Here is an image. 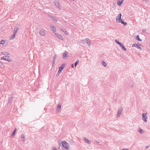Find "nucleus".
Returning a JSON list of instances; mask_svg holds the SVG:
<instances>
[{"mask_svg":"<svg viewBox=\"0 0 150 150\" xmlns=\"http://www.w3.org/2000/svg\"><path fill=\"white\" fill-rule=\"evenodd\" d=\"M21 140L22 142H24L25 140V136L23 134L21 135Z\"/></svg>","mask_w":150,"mask_h":150,"instance_id":"393cba45","label":"nucleus"},{"mask_svg":"<svg viewBox=\"0 0 150 150\" xmlns=\"http://www.w3.org/2000/svg\"><path fill=\"white\" fill-rule=\"evenodd\" d=\"M132 47H135L139 49H140L141 50H142V48L139 46H138L136 44H132Z\"/></svg>","mask_w":150,"mask_h":150,"instance_id":"f8f14e48","label":"nucleus"},{"mask_svg":"<svg viewBox=\"0 0 150 150\" xmlns=\"http://www.w3.org/2000/svg\"><path fill=\"white\" fill-rule=\"evenodd\" d=\"M13 98L12 96H10L9 98V100H8V103H11L12 100Z\"/></svg>","mask_w":150,"mask_h":150,"instance_id":"b1692460","label":"nucleus"},{"mask_svg":"<svg viewBox=\"0 0 150 150\" xmlns=\"http://www.w3.org/2000/svg\"><path fill=\"white\" fill-rule=\"evenodd\" d=\"M116 99H115V101H116Z\"/></svg>","mask_w":150,"mask_h":150,"instance_id":"49530a36","label":"nucleus"},{"mask_svg":"<svg viewBox=\"0 0 150 150\" xmlns=\"http://www.w3.org/2000/svg\"><path fill=\"white\" fill-rule=\"evenodd\" d=\"M96 142L97 143H98V144L99 143V142H97V141H96Z\"/></svg>","mask_w":150,"mask_h":150,"instance_id":"a18cd8bd","label":"nucleus"},{"mask_svg":"<svg viewBox=\"0 0 150 150\" xmlns=\"http://www.w3.org/2000/svg\"><path fill=\"white\" fill-rule=\"evenodd\" d=\"M52 19H53L55 22L56 23L58 22V19H56L55 16H53V17H52Z\"/></svg>","mask_w":150,"mask_h":150,"instance_id":"412c9836","label":"nucleus"},{"mask_svg":"<svg viewBox=\"0 0 150 150\" xmlns=\"http://www.w3.org/2000/svg\"><path fill=\"white\" fill-rule=\"evenodd\" d=\"M3 65V63L1 62H0V66H2Z\"/></svg>","mask_w":150,"mask_h":150,"instance_id":"58836bf2","label":"nucleus"},{"mask_svg":"<svg viewBox=\"0 0 150 150\" xmlns=\"http://www.w3.org/2000/svg\"><path fill=\"white\" fill-rule=\"evenodd\" d=\"M133 87V86L132 85H131V86L130 87L131 88H132Z\"/></svg>","mask_w":150,"mask_h":150,"instance_id":"c03bdc74","label":"nucleus"},{"mask_svg":"<svg viewBox=\"0 0 150 150\" xmlns=\"http://www.w3.org/2000/svg\"><path fill=\"white\" fill-rule=\"evenodd\" d=\"M142 32L144 33H145L146 32V30L145 29L143 30H142Z\"/></svg>","mask_w":150,"mask_h":150,"instance_id":"79ce46f5","label":"nucleus"},{"mask_svg":"<svg viewBox=\"0 0 150 150\" xmlns=\"http://www.w3.org/2000/svg\"><path fill=\"white\" fill-rule=\"evenodd\" d=\"M61 108V105L60 104H58L57 105L58 110H60Z\"/></svg>","mask_w":150,"mask_h":150,"instance_id":"c756f323","label":"nucleus"},{"mask_svg":"<svg viewBox=\"0 0 150 150\" xmlns=\"http://www.w3.org/2000/svg\"><path fill=\"white\" fill-rule=\"evenodd\" d=\"M123 110V108L122 107H121L119 108V109L118 110L117 112V114L116 116L117 117H119L121 115L122 111Z\"/></svg>","mask_w":150,"mask_h":150,"instance_id":"0eeeda50","label":"nucleus"},{"mask_svg":"<svg viewBox=\"0 0 150 150\" xmlns=\"http://www.w3.org/2000/svg\"><path fill=\"white\" fill-rule=\"evenodd\" d=\"M55 59H53V62L52 63V67H54V64L55 62Z\"/></svg>","mask_w":150,"mask_h":150,"instance_id":"c85d7f7f","label":"nucleus"},{"mask_svg":"<svg viewBox=\"0 0 150 150\" xmlns=\"http://www.w3.org/2000/svg\"><path fill=\"white\" fill-rule=\"evenodd\" d=\"M147 113H142V117L143 120L145 122H147V117L146 116Z\"/></svg>","mask_w":150,"mask_h":150,"instance_id":"39448f33","label":"nucleus"},{"mask_svg":"<svg viewBox=\"0 0 150 150\" xmlns=\"http://www.w3.org/2000/svg\"><path fill=\"white\" fill-rule=\"evenodd\" d=\"M57 57V55L56 54H55L53 57L54 59H56Z\"/></svg>","mask_w":150,"mask_h":150,"instance_id":"f704fd0d","label":"nucleus"},{"mask_svg":"<svg viewBox=\"0 0 150 150\" xmlns=\"http://www.w3.org/2000/svg\"><path fill=\"white\" fill-rule=\"evenodd\" d=\"M138 131L140 134H142L143 132V130L141 128H139V129L138 130Z\"/></svg>","mask_w":150,"mask_h":150,"instance_id":"cd10ccee","label":"nucleus"},{"mask_svg":"<svg viewBox=\"0 0 150 150\" xmlns=\"http://www.w3.org/2000/svg\"><path fill=\"white\" fill-rule=\"evenodd\" d=\"M119 45H120V47H121L123 45L120 42L119 44Z\"/></svg>","mask_w":150,"mask_h":150,"instance_id":"c9c22d12","label":"nucleus"},{"mask_svg":"<svg viewBox=\"0 0 150 150\" xmlns=\"http://www.w3.org/2000/svg\"><path fill=\"white\" fill-rule=\"evenodd\" d=\"M71 67L72 68H74V64H71Z\"/></svg>","mask_w":150,"mask_h":150,"instance_id":"72a5a7b5","label":"nucleus"},{"mask_svg":"<svg viewBox=\"0 0 150 150\" xmlns=\"http://www.w3.org/2000/svg\"><path fill=\"white\" fill-rule=\"evenodd\" d=\"M84 140L85 141V142L87 143L88 144H90L91 143V142L88 139L84 137Z\"/></svg>","mask_w":150,"mask_h":150,"instance_id":"2eb2a0df","label":"nucleus"},{"mask_svg":"<svg viewBox=\"0 0 150 150\" xmlns=\"http://www.w3.org/2000/svg\"><path fill=\"white\" fill-rule=\"evenodd\" d=\"M5 42V41L4 40H2L1 41L0 44H1L3 45L4 44V43Z\"/></svg>","mask_w":150,"mask_h":150,"instance_id":"2f4dec72","label":"nucleus"},{"mask_svg":"<svg viewBox=\"0 0 150 150\" xmlns=\"http://www.w3.org/2000/svg\"><path fill=\"white\" fill-rule=\"evenodd\" d=\"M149 146H146V148H146V149H148V148L149 147Z\"/></svg>","mask_w":150,"mask_h":150,"instance_id":"37998d69","label":"nucleus"},{"mask_svg":"<svg viewBox=\"0 0 150 150\" xmlns=\"http://www.w3.org/2000/svg\"><path fill=\"white\" fill-rule=\"evenodd\" d=\"M122 150H129V149H128L126 148V149H123Z\"/></svg>","mask_w":150,"mask_h":150,"instance_id":"a19ab883","label":"nucleus"},{"mask_svg":"<svg viewBox=\"0 0 150 150\" xmlns=\"http://www.w3.org/2000/svg\"><path fill=\"white\" fill-rule=\"evenodd\" d=\"M101 64H102V65L103 66H104V67H105L106 66H107V64L105 62V61H102L101 62Z\"/></svg>","mask_w":150,"mask_h":150,"instance_id":"6ab92c4d","label":"nucleus"},{"mask_svg":"<svg viewBox=\"0 0 150 150\" xmlns=\"http://www.w3.org/2000/svg\"><path fill=\"white\" fill-rule=\"evenodd\" d=\"M16 129L15 128L14 129V130L13 131V132L12 133V134L11 135V137H14V136L15 135V133L16 132Z\"/></svg>","mask_w":150,"mask_h":150,"instance_id":"4be33fe9","label":"nucleus"},{"mask_svg":"<svg viewBox=\"0 0 150 150\" xmlns=\"http://www.w3.org/2000/svg\"><path fill=\"white\" fill-rule=\"evenodd\" d=\"M115 42L117 44L119 45V44L120 43V42L118 40H115Z\"/></svg>","mask_w":150,"mask_h":150,"instance_id":"473e14b6","label":"nucleus"},{"mask_svg":"<svg viewBox=\"0 0 150 150\" xmlns=\"http://www.w3.org/2000/svg\"><path fill=\"white\" fill-rule=\"evenodd\" d=\"M39 33L40 35L41 36H43L45 35V32L43 29H41L39 31Z\"/></svg>","mask_w":150,"mask_h":150,"instance_id":"9b49d317","label":"nucleus"},{"mask_svg":"<svg viewBox=\"0 0 150 150\" xmlns=\"http://www.w3.org/2000/svg\"><path fill=\"white\" fill-rule=\"evenodd\" d=\"M124 0H118L117 1V4L118 6H120L123 3Z\"/></svg>","mask_w":150,"mask_h":150,"instance_id":"ddd939ff","label":"nucleus"},{"mask_svg":"<svg viewBox=\"0 0 150 150\" xmlns=\"http://www.w3.org/2000/svg\"><path fill=\"white\" fill-rule=\"evenodd\" d=\"M68 53L66 51H65L63 53L62 57L63 59L66 58V57L68 56Z\"/></svg>","mask_w":150,"mask_h":150,"instance_id":"9d476101","label":"nucleus"},{"mask_svg":"<svg viewBox=\"0 0 150 150\" xmlns=\"http://www.w3.org/2000/svg\"><path fill=\"white\" fill-rule=\"evenodd\" d=\"M56 35L57 38L61 40H63V38L62 36L60 35L57 34H56Z\"/></svg>","mask_w":150,"mask_h":150,"instance_id":"dca6fc26","label":"nucleus"},{"mask_svg":"<svg viewBox=\"0 0 150 150\" xmlns=\"http://www.w3.org/2000/svg\"><path fill=\"white\" fill-rule=\"evenodd\" d=\"M122 16V14L121 13L119 14L117 16L116 18V22L117 23H120L121 21Z\"/></svg>","mask_w":150,"mask_h":150,"instance_id":"423d86ee","label":"nucleus"},{"mask_svg":"<svg viewBox=\"0 0 150 150\" xmlns=\"http://www.w3.org/2000/svg\"><path fill=\"white\" fill-rule=\"evenodd\" d=\"M51 29L53 32H55L56 31V29L54 26H51Z\"/></svg>","mask_w":150,"mask_h":150,"instance_id":"5701e85b","label":"nucleus"},{"mask_svg":"<svg viewBox=\"0 0 150 150\" xmlns=\"http://www.w3.org/2000/svg\"><path fill=\"white\" fill-rule=\"evenodd\" d=\"M62 72L60 71H59V70L58 71V72L57 73V74L56 75V76L57 77H58V76H59V74H60L61 72Z\"/></svg>","mask_w":150,"mask_h":150,"instance_id":"7c9ffc66","label":"nucleus"},{"mask_svg":"<svg viewBox=\"0 0 150 150\" xmlns=\"http://www.w3.org/2000/svg\"><path fill=\"white\" fill-rule=\"evenodd\" d=\"M62 146L66 149H69V146L68 145V143L67 142L64 141L62 142Z\"/></svg>","mask_w":150,"mask_h":150,"instance_id":"7ed1b4c3","label":"nucleus"},{"mask_svg":"<svg viewBox=\"0 0 150 150\" xmlns=\"http://www.w3.org/2000/svg\"><path fill=\"white\" fill-rule=\"evenodd\" d=\"M1 54L2 55H6V56H7L9 55V54L8 52H1Z\"/></svg>","mask_w":150,"mask_h":150,"instance_id":"a211bd4d","label":"nucleus"},{"mask_svg":"<svg viewBox=\"0 0 150 150\" xmlns=\"http://www.w3.org/2000/svg\"><path fill=\"white\" fill-rule=\"evenodd\" d=\"M116 99H115V101H116Z\"/></svg>","mask_w":150,"mask_h":150,"instance_id":"de8ad7c7","label":"nucleus"},{"mask_svg":"<svg viewBox=\"0 0 150 150\" xmlns=\"http://www.w3.org/2000/svg\"><path fill=\"white\" fill-rule=\"evenodd\" d=\"M65 65L66 64L65 63L62 64L61 66L59 67L58 70H59V71H60L62 72L65 67Z\"/></svg>","mask_w":150,"mask_h":150,"instance_id":"1a4fd4ad","label":"nucleus"},{"mask_svg":"<svg viewBox=\"0 0 150 150\" xmlns=\"http://www.w3.org/2000/svg\"><path fill=\"white\" fill-rule=\"evenodd\" d=\"M122 49L124 51H126L127 50L126 48L124 47V45H123L121 47Z\"/></svg>","mask_w":150,"mask_h":150,"instance_id":"bb28decb","label":"nucleus"},{"mask_svg":"<svg viewBox=\"0 0 150 150\" xmlns=\"http://www.w3.org/2000/svg\"><path fill=\"white\" fill-rule=\"evenodd\" d=\"M53 16L51 15H49L48 17L49 18H51V19H52V17H53Z\"/></svg>","mask_w":150,"mask_h":150,"instance_id":"4c0bfd02","label":"nucleus"},{"mask_svg":"<svg viewBox=\"0 0 150 150\" xmlns=\"http://www.w3.org/2000/svg\"><path fill=\"white\" fill-rule=\"evenodd\" d=\"M53 3L56 6L57 8H58L59 9H61L59 3L57 1L54 0V1Z\"/></svg>","mask_w":150,"mask_h":150,"instance_id":"6e6552de","label":"nucleus"},{"mask_svg":"<svg viewBox=\"0 0 150 150\" xmlns=\"http://www.w3.org/2000/svg\"><path fill=\"white\" fill-rule=\"evenodd\" d=\"M60 30L62 31L64 33L65 35H68V34L67 31L66 30V29L63 28H61L60 29Z\"/></svg>","mask_w":150,"mask_h":150,"instance_id":"4468645a","label":"nucleus"},{"mask_svg":"<svg viewBox=\"0 0 150 150\" xmlns=\"http://www.w3.org/2000/svg\"><path fill=\"white\" fill-rule=\"evenodd\" d=\"M18 30V28L16 27V28H15L14 29V32L13 33V35L10 38V40H12L14 38V37L16 35V34Z\"/></svg>","mask_w":150,"mask_h":150,"instance_id":"20e7f679","label":"nucleus"},{"mask_svg":"<svg viewBox=\"0 0 150 150\" xmlns=\"http://www.w3.org/2000/svg\"><path fill=\"white\" fill-rule=\"evenodd\" d=\"M119 45H120V47H121L123 45L120 42L119 44Z\"/></svg>","mask_w":150,"mask_h":150,"instance_id":"e433bc0d","label":"nucleus"},{"mask_svg":"<svg viewBox=\"0 0 150 150\" xmlns=\"http://www.w3.org/2000/svg\"><path fill=\"white\" fill-rule=\"evenodd\" d=\"M52 150H58L55 147H54Z\"/></svg>","mask_w":150,"mask_h":150,"instance_id":"ea45409f","label":"nucleus"},{"mask_svg":"<svg viewBox=\"0 0 150 150\" xmlns=\"http://www.w3.org/2000/svg\"><path fill=\"white\" fill-rule=\"evenodd\" d=\"M120 23L122 24H123L124 25H127V23L124 21V19H122L121 20Z\"/></svg>","mask_w":150,"mask_h":150,"instance_id":"f3484780","label":"nucleus"},{"mask_svg":"<svg viewBox=\"0 0 150 150\" xmlns=\"http://www.w3.org/2000/svg\"><path fill=\"white\" fill-rule=\"evenodd\" d=\"M79 60H77V61L75 62L74 63V66L75 67H76L78 64H79Z\"/></svg>","mask_w":150,"mask_h":150,"instance_id":"a878e982","label":"nucleus"},{"mask_svg":"<svg viewBox=\"0 0 150 150\" xmlns=\"http://www.w3.org/2000/svg\"><path fill=\"white\" fill-rule=\"evenodd\" d=\"M81 42H82L83 44H87L89 47H90L91 45V40L89 38H86V39L81 40Z\"/></svg>","mask_w":150,"mask_h":150,"instance_id":"f257e3e1","label":"nucleus"},{"mask_svg":"<svg viewBox=\"0 0 150 150\" xmlns=\"http://www.w3.org/2000/svg\"><path fill=\"white\" fill-rule=\"evenodd\" d=\"M1 60H4L7 61L8 62H10L12 61V59L10 58L9 56H4L1 58Z\"/></svg>","mask_w":150,"mask_h":150,"instance_id":"f03ea898","label":"nucleus"},{"mask_svg":"<svg viewBox=\"0 0 150 150\" xmlns=\"http://www.w3.org/2000/svg\"><path fill=\"white\" fill-rule=\"evenodd\" d=\"M136 39L138 41H142V40L141 39L139 38V35H138L136 36Z\"/></svg>","mask_w":150,"mask_h":150,"instance_id":"aec40b11","label":"nucleus"}]
</instances>
